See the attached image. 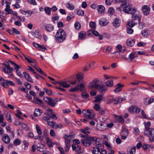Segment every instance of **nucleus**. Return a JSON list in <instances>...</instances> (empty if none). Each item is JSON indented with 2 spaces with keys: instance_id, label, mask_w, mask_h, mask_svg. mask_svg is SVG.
I'll use <instances>...</instances> for the list:
<instances>
[{
  "instance_id": "680f3d73",
  "label": "nucleus",
  "mask_w": 154,
  "mask_h": 154,
  "mask_svg": "<svg viewBox=\"0 0 154 154\" xmlns=\"http://www.w3.org/2000/svg\"><path fill=\"white\" fill-rule=\"evenodd\" d=\"M24 84L26 88L29 90L31 89V85L29 83L25 82H24Z\"/></svg>"
},
{
  "instance_id": "338daca9",
  "label": "nucleus",
  "mask_w": 154,
  "mask_h": 154,
  "mask_svg": "<svg viewBox=\"0 0 154 154\" xmlns=\"http://www.w3.org/2000/svg\"><path fill=\"white\" fill-rule=\"evenodd\" d=\"M44 90L45 91V92L49 95H51L52 94V91L50 90H48V89L44 88Z\"/></svg>"
},
{
  "instance_id": "4c0bfd02",
  "label": "nucleus",
  "mask_w": 154,
  "mask_h": 154,
  "mask_svg": "<svg viewBox=\"0 0 154 154\" xmlns=\"http://www.w3.org/2000/svg\"><path fill=\"white\" fill-rule=\"evenodd\" d=\"M19 124L21 125V127L25 129L26 130H28L29 129V127L25 124L22 123L21 122H19Z\"/></svg>"
},
{
  "instance_id": "7c9ffc66",
  "label": "nucleus",
  "mask_w": 154,
  "mask_h": 154,
  "mask_svg": "<svg viewBox=\"0 0 154 154\" xmlns=\"http://www.w3.org/2000/svg\"><path fill=\"white\" fill-rule=\"evenodd\" d=\"M42 111L40 109H36L34 112V114L35 116H39L42 113Z\"/></svg>"
},
{
  "instance_id": "79ce46f5",
  "label": "nucleus",
  "mask_w": 154,
  "mask_h": 154,
  "mask_svg": "<svg viewBox=\"0 0 154 154\" xmlns=\"http://www.w3.org/2000/svg\"><path fill=\"white\" fill-rule=\"evenodd\" d=\"M47 125L50 126L52 128H54L55 125H56V123L54 121H51L50 122V120H49V121L48 122Z\"/></svg>"
},
{
  "instance_id": "2eb2a0df",
  "label": "nucleus",
  "mask_w": 154,
  "mask_h": 154,
  "mask_svg": "<svg viewBox=\"0 0 154 154\" xmlns=\"http://www.w3.org/2000/svg\"><path fill=\"white\" fill-rule=\"evenodd\" d=\"M142 9L143 13L144 15H147L149 14L150 8L147 6L146 5L143 6Z\"/></svg>"
},
{
  "instance_id": "e433bc0d",
  "label": "nucleus",
  "mask_w": 154,
  "mask_h": 154,
  "mask_svg": "<svg viewBox=\"0 0 154 154\" xmlns=\"http://www.w3.org/2000/svg\"><path fill=\"white\" fill-rule=\"evenodd\" d=\"M6 15V14H5L4 12H0V17L1 19L2 22L6 20V18H5Z\"/></svg>"
},
{
  "instance_id": "6e6552de",
  "label": "nucleus",
  "mask_w": 154,
  "mask_h": 154,
  "mask_svg": "<svg viewBox=\"0 0 154 154\" xmlns=\"http://www.w3.org/2000/svg\"><path fill=\"white\" fill-rule=\"evenodd\" d=\"M44 100L48 105L52 107H54L56 104L55 101L50 97H45L44 98Z\"/></svg>"
},
{
  "instance_id": "9b49d317",
  "label": "nucleus",
  "mask_w": 154,
  "mask_h": 154,
  "mask_svg": "<svg viewBox=\"0 0 154 154\" xmlns=\"http://www.w3.org/2000/svg\"><path fill=\"white\" fill-rule=\"evenodd\" d=\"M97 90L101 93H105L107 90V88L102 84H100Z\"/></svg>"
},
{
  "instance_id": "8fccbe9b",
  "label": "nucleus",
  "mask_w": 154,
  "mask_h": 154,
  "mask_svg": "<svg viewBox=\"0 0 154 154\" xmlns=\"http://www.w3.org/2000/svg\"><path fill=\"white\" fill-rule=\"evenodd\" d=\"M5 81L2 77H0V84L2 86L4 87L5 86Z\"/></svg>"
},
{
  "instance_id": "69168bd1",
  "label": "nucleus",
  "mask_w": 154,
  "mask_h": 154,
  "mask_svg": "<svg viewBox=\"0 0 154 154\" xmlns=\"http://www.w3.org/2000/svg\"><path fill=\"white\" fill-rule=\"evenodd\" d=\"M136 148L135 147H133L129 150L130 154H134L136 151Z\"/></svg>"
},
{
  "instance_id": "6e6d98bb",
  "label": "nucleus",
  "mask_w": 154,
  "mask_h": 154,
  "mask_svg": "<svg viewBox=\"0 0 154 154\" xmlns=\"http://www.w3.org/2000/svg\"><path fill=\"white\" fill-rule=\"evenodd\" d=\"M99 24L102 26H105L108 24V22L106 21H103L102 20H100L99 21Z\"/></svg>"
},
{
  "instance_id": "5fc2aeb1",
  "label": "nucleus",
  "mask_w": 154,
  "mask_h": 154,
  "mask_svg": "<svg viewBox=\"0 0 154 154\" xmlns=\"http://www.w3.org/2000/svg\"><path fill=\"white\" fill-rule=\"evenodd\" d=\"M82 97L84 98L87 99L89 97V94L85 92H82L81 94Z\"/></svg>"
},
{
  "instance_id": "f03ea898",
  "label": "nucleus",
  "mask_w": 154,
  "mask_h": 154,
  "mask_svg": "<svg viewBox=\"0 0 154 154\" xmlns=\"http://www.w3.org/2000/svg\"><path fill=\"white\" fill-rule=\"evenodd\" d=\"M55 37L56 41L57 42L59 43L62 42L66 38L65 32L62 29H59L57 31Z\"/></svg>"
},
{
  "instance_id": "cd10ccee",
  "label": "nucleus",
  "mask_w": 154,
  "mask_h": 154,
  "mask_svg": "<svg viewBox=\"0 0 154 154\" xmlns=\"http://www.w3.org/2000/svg\"><path fill=\"white\" fill-rule=\"evenodd\" d=\"M45 28L47 31L50 32L53 30L54 26L51 24H48L45 26Z\"/></svg>"
},
{
  "instance_id": "b1692460",
  "label": "nucleus",
  "mask_w": 154,
  "mask_h": 154,
  "mask_svg": "<svg viewBox=\"0 0 154 154\" xmlns=\"http://www.w3.org/2000/svg\"><path fill=\"white\" fill-rule=\"evenodd\" d=\"M125 98H120L119 97H117L115 98L113 101H114V103L115 104H118L121 103L123 101L125 100Z\"/></svg>"
},
{
  "instance_id": "864d4df0",
  "label": "nucleus",
  "mask_w": 154,
  "mask_h": 154,
  "mask_svg": "<svg viewBox=\"0 0 154 154\" xmlns=\"http://www.w3.org/2000/svg\"><path fill=\"white\" fill-rule=\"evenodd\" d=\"M127 32L128 34H132L134 32L133 29H132L129 26H127Z\"/></svg>"
},
{
  "instance_id": "ddd939ff",
  "label": "nucleus",
  "mask_w": 154,
  "mask_h": 154,
  "mask_svg": "<svg viewBox=\"0 0 154 154\" xmlns=\"http://www.w3.org/2000/svg\"><path fill=\"white\" fill-rule=\"evenodd\" d=\"M32 44L33 46L35 48L39 49H41L43 51H45V50L46 49V47H44L43 45H41L38 43L35 42H33Z\"/></svg>"
},
{
  "instance_id": "a18cd8bd",
  "label": "nucleus",
  "mask_w": 154,
  "mask_h": 154,
  "mask_svg": "<svg viewBox=\"0 0 154 154\" xmlns=\"http://www.w3.org/2000/svg\"><path fill=\"white\" fill-rule=\"evenodd\" d=\"M21 141L19 139H16L14 140L13 144L16 146L19 145L21 143Z\"/></svg>"
},
{
  "instance_id": "393cba45",
  "label": "nucleus",
  "mask_w": 154,
  "mask_h": 154,
  "mask_svg": "<svg viewBox=\"0 0 154 154\" xmlns=\"http://www.w3.org/2000/svg\"><path fill=\"white\" fill-rule=\"evenodd\" d=\"M114 2L116 3H122V4L120 5V7H123L127 4L126 0H114Z\"/></svg>"
},
{
  "instance_id": "c03bdc74",
  "label": "nucleus",
  "mask_w": 154,
  "mask_h": 154,
  "mask_svg": "<svg viewBox=\"0 0 154 154\" xmlns=\"http://www.w3.org/2000/svg\"><path fill=\"white\" fill-rule=\"evenodd\" d=\"M76 81L78 82H80L81 80L82 79L83 77L82 75H81L80 74H78L76 75Z\"/></svg>"
},
{
  "instance_id": "09e8293b",
  "label": "nucleus",
  "mask_w": 154,
  "mask_h": 154,
  "mask_svg": "<svg viewBox=\"0 0 154 154\" xmlns=\"http://www.w3.org/2000/svg\"><path fill=\"white\" fill-rule=\"evenodd\" d=\"M36 128L38 135H42V133L41 128L37 125H36Z\"/></svg>"
},
{
  "instance_id": "58836bf2",
  "label": "nucleus",
  "mask_w": 154,
  "mask_h": 154,
  "mask_svg": "<svg viewBox=\"0 0 154 154\" xmlns=\"http://www.w3.org/2000/svg\"><path fill=\"white\" fill-rule=\"evenodd\" d=\"M142 35L143 36H147L149 34V32L148 30H142L141 32Z\"/></svg>"
},
{
  "instance_id": "c756f323",
  "label": "nucleus",
  "mask_w": 154,
  "mask_h": 154,
  "mask_svg": "<svg viewBox=\"0 0 154 154\" xmlns=\"http://www.w3.org/2000/svg\"><path fill=\"white\" fill-rule=\"evenodd\" d=\"M97 9L98 12L100 14H102L104 12L105 8L102 5H99L97 6Z\"/></svg>"
},
{
  "instance_id": "de8ad7c7",
  "label": "nucleus",
  "mask_w": 154,
  "mask_h": 154,
  "mask_svg": "<svg viewBox=\"0 0 154 154\" xmlns=\"http://www.w3.org/2000/svg\"><path fill=\"white\" fill-rule=\"evenodd\" d=\"M44 10L45 12L48 15H50L51 14V9L48 7H46L45 8Z\"/></svg>"
},
{
  "instance_id": "6ab92c4d",
  "label": "nucleus",
  "mask_w": 154,
  "mask_h": 154,
  "mask_svg": "<svg viewBox=\"0 0 154 154\" xmlns=\"http://www.w3.org/2000/svg\"><path fill=\"white\" fill-rule=\"evenodd\" d=\"M103 95L100 94L97 95L95 97V99L94 101L95 102H99L101 101L103 97Z\"/></svg>"
},
{
  "instance_id": "3c124183",
  "label": "nucleus",
  "mask_w": 154,
  "mask_h": 154,
  "mask_svg": "<svg viewBox=\"0 0 154 154\" xmlns=\"http://www.w3.org/2000/svg\"><path fill=\"white\" fill-rule=\"evenodd\" d=\"M86 35V33L85 32L79 33V39H82L83 38L85 37Z\"/></svg>"
},
{
  "instance_id": "aec40b11",
  "label": "nucleus",
  "mask_w": 154,
  "mask_h": 154,
  "mask_svg": "<svg viewBox=\"0 0 154 154\" xmlns=\"http://www.w3.org/2000/svg\"><path fill=\"white\" fill-rule=\"evenodd\" d=\"M67 83L66 81H60L58 82V84L63 87L66 88H69L70 86V84H67Z\"/></svg>"
},
{
  "instance_id": "052dcab7",
  "label": "nucleus",
  "mask_w": 154,
  "mask_h": 154,
  "mask_svg": "<svg viewBox=\"0 0 154 154\" xmlns=\"http://www.w3.org/2000/svg\"><path fill=\"white\" fill-rule=\"evenodd\" d=\"M6 119L9 122H11L12 121L11 115L8 112L6 114Z\"/></svg>"
},
{
  "instance_id": "473e14b6",
  "label": "nucleus",
  "mask_w": 154,
  "mask_h": 154,
  "mask_svg": "<svg viewBox=\"0 0 154 154\" xmlns=\"http://www.w3.org/2000/svg\"><path fill=\"white\" fill-rule=\"evenodd\" d=\"M96 145L95 148H96V149L99 151H100V149L102 150L104 147V146L101 143H98Z\"/></svg>"
},
{
  "instance_id": "49530a36",
  "label": "nucleus",
  "mask_w": 154,
  "mask_h": 154,
  "mask_svg": "<svg viewBox=\"0 0 154 154\" xmlns=\"http://www.w3.org/2000/svg\"><path fill=\"white\" fill-rule=\"evenodd\" d=\"M90 26L93 29H95L96 28V23L95 22L90 21L89 23Z\"/></svg>"
},
{
  "instance_id": "a211bd4d",
  "label": "nucleus",
  "mask_w": 154,
  "mask_h": 154,
  "mask_svg": "<svg viewBox=\"0 0 154 154\" xmlns=\"http://www.w3.org/2000/svg\"><path fill=\"white\" fill-rule=\"evenodd\" d=\"M92 143L93 144H96L99 143L101 140L99 138L96 137H92Z\"/></svg>"
},
{
  "instance_id": "a19ab883",
  "label": "nucleus",
  "mask_w": 154,
  "mask_h": 154,
  "mask_svg": "<svg viewBox=\"0 0 154 154\" xmlns=\"http://www.w3.org/2000/svg\"><path fill=\"white\" fill-rule=\"evenodd\" d=\"M66 6L68 8L69 10H72L74 9V6L72 4L68 3L66 5Z\"/></svg>"
},
{
  "instance_id": "1a4fd4ad",
  "label": "nucleus",
  "mask_w": 154,
  "mask_h": 154,
  "mask_svg": "<svg viewBox=\"0 0 154 154\" xmlns=\"http://www.w3.org/2000/svg\"><path fill=\"white\" fill-rule=\"evenodd\" d=\"M128 110L129 112L132 113H138L140 112V109L137 106L132 105L129 107Z\"/></svg>"
},
{
  "instance_id": "39448f33",
  "label": "nucleus",
  "mask_w": 154,
  "mask_h": 154,
  "mask_svg": "<svg viewBox=\"0 0 154 154\" xmlns=\"http://www.w3.org/2000/svg\"><path fill=\"white\" fill-rule=\"evenodd\" d=\"M92 137H88L85 139H82L81 143L82 144L86 146H90L92 143Z\"/></svg>"
},
{
  "instance_id": "2f4dec72",
  "label": "nucleus",
  "mask_w": 154,
  "mask_h": 154,
  "mask_svg": "<svg viewBox=\"0 0 154 154\" xmlns=\"http://www.w3.org/2000/svg\"><path fill=\"white\" fill-rule=\"evenodd\" d=\"M135 41L134 39H128L127 42V45L129 46H133L135 43Z\"/></svg>"
},
{
  "instance_id": "13d9d810",
  "label": "nucleus",
  "mask_w": 154,
  "mask_h": 154,
  "mask_svg": "<svg viewBox=\"0 0 154 154\" xmlns=\"http://www.w3.org/2000/svg\"><path fill=\"white\" fill-rule=\"evenodd\" d=\"M23 143L25 146L24 147V149L25 150L27 149L28 148L29 145V143L28 141L26 140H24L23 142Z\"/></svg>"
},
{
  "instance_id": "bf43d9fd",
  "label": "nucleus",
  "mask_w": 154,
  "mask_h": 154,
  "mask_svg": "<svg viewBox=\"0 0 154 154\" xmlns=\"http://www.w3.org/2000/svg\"><path fill=\"white\" fill-rule=\"evenodd\" d=\"M78 87L79 88V90H80L81 91H82L83 90H84L85 86L84 84L82 83H81L79 85Z\"/></svg>"
},
{
  "instance_id": "f704fd0d",
  "label": "nucleus",
  "mask_w": 154,
  "mask_h": 154,
  "mask_svg": "<svg viewBox=\"0 0 154 154\" xmlns=\"http://www.w3.org/2000/svg\"><path fill=\"white\" fill-rule=\"evenodd\" d=\"M112 24L115 27H117L119 26L120 25L119 20L117 18L112 23Z\"/></svg>"
},
{
  "instance_id": "603ef678",
  "label": "nucleus",
  "mask_w": 154,
  "mask_h": 154,
  "mask_svg": "<svg viewBox=\"0 0 154 154\" xmlns=\"http://www.w3.org/2000/svg\"><path fill=\"white\" fill-rule=\"evenodd\" d=\"M77 14L79 16H83L84 15V11L82 10H78L77 11Z\"/></svg>"
},
{
  "instance_id": "c85d7f7f",
  "label": "nucleus",
  "mask_w": 154,
  "mask_h": 154,
  "mask_svg": "<svg viewBox=\"0 0 154 154\" xmlns=\"http://www.w3.org/2000/svg\"><path fill=\"white\" fill-rule=\"evenodd\" d=\"M128 131H125L121 132L120 133V135L122 137L121 138L122 139L125 140L128 136Z\"/></svg>"
},
{
  "instance_id": "412c9836",
  "label": "nucleus",
  "mask_w": 154,
  "mask_h": 154,
  "mask_svg": "<svg viewBox=\"0 0 154 154\" xmlns=\"http://www.w3.org/2000/svg\"><path fill=\"white\" fill-rule=\"evenodd\" d=\"M113 116L119 123L123 124L124 123V119L122 116H118L116 114H114Z\"/></svg>"
},
{
  "instance_id": "4be33fe9",
  "label": "nucleus",
  "mask_w": 154,
  "mask_h": 154,
  "mask_svg": "<svg viewBox=\"0 0 154 154\" xmlns=\"http://www.w3.org/2000/svg\"><path fill=\"white\" fill-rule=\"evenodd\" d=\"M132 14V17L133 20H138L139 23L140 21V18L139 15L133 13Z\"/></svg>"
},
{
  "instance_id": "72a5a7b5",
  "label": "nucleus",
  "mask_w": 154,
  "mask_h": 154,
  "mask_svg": "<svg viewBox=\"0 0 154 154\" xmlns=\"http://www.w3.org/2000/svg\"><path fill=\"white\" fill-rule=\"evenodd\" d=\"M154 101V98L150 99H146L145 101V104L146 105H148Z\"/></svg>"
},
{
  "instance_id": "f257e3e1",
  "label": "nucleus",
  "mask_w": 154,
  "mask_h": 154,
  "mask_svg": "<svg viewBox=\"0 0 154 154\" xmlns=\"http://www.w3.org/2000/svg\"><path fill=\"white\" fill-rule=\"evenodd\" d=\"M93 111L91 109L83 110L82 112L84 114L83 116L86 119H81V121L85 123L88 121V119H93L95 116V115L93 113Z\"/></svg>"
},
{
  "instance_id": "0e129e2a",
  "label": "nucleus",
  "mask_w": 154,
  "mask_h": 154,
  "mask_svg": "<svg viewBox=\"0 0 154 154\" xmlns=\"http://www.w3.org/2000/svg\"><path fill=\"white\" fill-rule=\"evenodd\" d=\"M73 17V14L72 13H69L67 17V21H69L71 19H72Z\"/></svg>"
},
{
  "instance_id": "9d476101",
  "label": "nucleus",
  "mask_w": 154,
  "mask_h": 154,
  "mask_svg": "<svg viewBox=\"0 0 154 154\" xmlns=\"http://www.w3.org/2000/svg\"><path fill=\"white\" fill-rule=\"evenodd\" d=\"M47 111L48 112L46 113V115L48 116L50 118L56 120L57 119V117L55 114L53 113V111L52 109L50 108L48 109Z\"/></svg>"
},
{
  "instance_id": "4d7b16f0",
  "label": "nucleus",
  "mask_w": 154,
  "mask_h": 154,
  "mask_svg": "<svg viewBox=\"0 0 154 154\" xmlns=\"http://www.w3.org/2000/svg\"><path fill=\"white\" fill-rule=\"evenodd\" d=\"M92 152L93 154H101L100 151H99L97 150H96V148L94 147L93 148Z\"/></svg>"
},
{
  "instance_id": "dca6fc26",
  "label": "nucleus",
  "mask_w": 154,
  "mask_h": 154,
  "mask_svg": "<svg viewBox=\"0 0 154 154\" xmlns=\"http://www.w3.org/2000/svg\"><path fill=\"white\" fill-rule=\"evenodd\" d=\"M23 73L24 77L27 81L32 83L33 82L32 79L30 75L28 73H26L25 72H23Z\"/></svg>"
},
{
  "instance_id": "f3484780",
  "label": "nucleus",
  "mask_w": 154,
  "mask_h": 154,
  "mask_svg": "<svg viewBox=\"0 0 154 154\" xmlns=\"http://www.w3.org/2000/svg\"><path fill=\"white\" fill-rule=\"evenodd\" d=\"M80 131L84 134L88 135V134L91 133V129L88 127H86L84 129H81Z\"/></svg>"
},
{
  "instance_id": "e2e57ef3",
  "label": "nucleus",
  "mask_w": 154,
  "mask_h": 154,
  "mask_svg": "<svg viewBox=\"0 0 154 154\" xmlns=\"http://www.w3.org/2000/svg\"><path fill=\"white\" fill-rule=\"evenodd\" d=\"M5 3L6 4V8L5 9V11H8L7 10L10 9V3L7 1H5Z\"/></svg>"
},
{
  "instance_id": "f8f14e48",
  "label": "nucleus",
  "mask_w": 154,
  "mask_h": 154,
  "mask_svg": "<svg viewBox=\"0 0 154 154\" xmlns=\"http://www.w3.org/2000/svg\"><path fill=\"white\" fill-rule=\"evenodd\" d=\"M97 90L101 93H105L107 90V88L102 84H100Z\"/></svg>"
},
{
  "instance_id": "bb28decb",
  "label": "nucleus",
  "mask_w": 154,
  "mask_h": 154,
  "mask_svg": "<svg viewBox=\"0 0 154 154\" xmlns=\"http://www.w3.org/2000/svg\"><path fill=\"white\" fill-rule=\"evenodd\" d=\"M123 87V85L120 83L118 84L116 86L115 89L114 90V92L117 93L121 91V88Z\"/></svg>"
},
{
  "instance_id": "c9c22d12",
  "label": "nucleus",
  "mask_w": 154,
  "mask_h": 154,
  "mask_svg": "<svg viewBox=\"0 0 154 154\" xmlns=\"http://www.w3.org/2000/svg\"><path fill=\"white\" fill-rule=\"evenodd\" d=\"M46 141L49 147H52L53 146V144H52L51 140L48 137L46 138Z\"/></svg>"
},
{
  "instance_id": "20e7f679",
  "label": "nucleus",
  "mask_w": 154,
  "mask_h": 154,
  "mask_svg": "<svg viewBox=\"0 0 154 154\" xmlns=\"http://www.w3.org/2000/svg\"><path fill=\"white\" fill-rule=\"evenodd\" d=\"M63 137L65 139L66 147L65 150L66 152H68L69 149L70 147V139H69L68 138H71V135H68L66 134H64Z\"/></svg>"
},
{
  "instance_id": "5701e85b",
  "label": "nucleus",
  "mask_w": 154,
  "mask_h": 154,
  "mask_svg": "<svg viewBox=\"0 0 154 154\" xmlns=\"http://www.w3.org/2000/svg\"><path fill=\"white\" fill-rule=\"evenodd\" d=\"M31 33L32 35L35 38H40L41 37V34L38 32L36 31L34 32L33 31H32L31 32Z\"/></svg>"
},
{
  "instance_id": "423d86ee",
  "label": "nucleus",
  "mask_w": 154,
  "mask_h": 154,
  "mask_svg": "<svg viewBox=\"0 0 154 154\" xmlns=\"http://www.w3.org/2000/svg\"><path fill=\"white\" fill-rule=\"evenodd\" d=\"M123 11L127 14H132L136 11L135 8H132V5L131 4H128L122 10Z\"/></svg>"
},
{
  "instance_id": "4468645a",
  "label": "nucleus",
  "mask_w": 154,
  "mask_h": 154,
  "mask_svg": "<svg viewBox=\"0 0 154 154\" xmlns=\"http://www.w3.org/2000/svg\"><path fill=\"white\" fill-rule=\"evenodd\" d=\"M2 139L3 141L5 143L8 144L10 141V139L8 135L6 134H4L2 137Z\"/></svg>"
},
{
  "instance_id": "7ed1b4c3",
  "label": "nucleus",
  "mask_w": 154,
  "mask_h": 154,
  "mask_svg": "<svg viewBox=\"0 0 154 154\" xmlns=\"http://www.w3.org/2000/svg\"><path fill=\"white\" fill-rule=\"evenodd\" d=\"M144 135L149 137V140L151 143L154 142V129L146 126V130L144 132Z\"/></svg>"
},
{
  "instance_id": "a878e982",
  "label": "nucleus",
  "mask_w": 154,
  "mask_h": 154,
  "mask_svg": "<svg viewBox=\"0 0 154 154\" xmlns=\"http://www.w3.org/2000/svg\"><path fill=\"white\" fill-rule=\"evenodd\" d=\"M105 86L108 87H112L113 85V81L112 80H109L105 82Z\"/></svg>"
},
{
  "instance_id": "37998d69",
  "label": "nucleus",
  "mask_w": 154,
  "mask_h": 154,
  "mask_svg": "<svg viewBox=\"0 0 154 154\" xmlns=\"http://www.w3.org/2000/svg\"><path fill=\"white\" fill-rule=\"evenodd\" d=\"M74 26L76 30H79L80 29L81 24L78 22H76L75 23Z\"/></svg>"
},
{
  "instance_id": "0eeeda50",
  "label": "nucleus",
  "mask_w": 154,
  "mask_h": 154,
  "mask_svg": "<svg viewBox=\"0 0 154 154\" xmlns=\"http://www.w3.org/2000/svg\"><path fill=\"white\" fill-rule=\"evenodd\" d=\"M100 82L98 79H95L91 82L89 84L88 86L89 88H95L97 89V88L100 84Z\"/></svg>"
},
{
  "instance_id": "ea45409f",
  "label": "nucleus",
  "mask_w": 154,
  "mask_h": 154,
  "mask_svg": "<svg viewBox=\"0 0 154 154\" xmlns=\"http://www.w3.org/2000/svg\"><path fill=\"white\" fill-rule=\"evenodd\" d=\"M137 23L134 22L132 21H130L127 23V26H129L130 27L132 28Z\"/></svg>"
},
{
  "instance_id": "774afa93",
  "label": "nucleus",
  "mask_w": 154,
  "mask_h": 154,
  "mask_svg": "<svg viewBox=\"0 0 154 154\" xmlns=\"http://www.w3.org/2000/svg\"><path fill=\"white\" fill-rule=\"evenodd\" d=\"M94 109L96 111H98L100 109V105L97 104H95L94 107Z\"/></svg>"
}]
</instances>
